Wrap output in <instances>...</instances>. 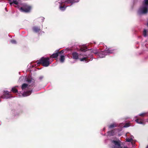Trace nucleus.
Listing matches in <instances>:
<instances>
[{
	"instance_id": "f257e3e1",
	"label": "nucleus",
	"mask_w": 148,
	"mask_h": 148,
	"mask_svg": "<svg viewBox=\"0 0 148 148\" xmlns=\"http://www.w3.org/2000/svg\"><path fill=\"white\" fill-rule=\"evenodd\" d=\"M49 60L50 58L49 57H42L39 60H38L36 62L38 65L41 64L44 66L47 67L50 64Z\"/></svg>"
},
{
	"instance_id": "f03ea898",
	"label": "nucleus",
	"mask_w": 148,
	"mask_h": 148,
	"mask_svg": "<svg viewBox=\"0 0 148 148\" xmlns=\"http://www.w3.org/2000/svg\"><path fill=\"white\" fill-rule=\"evenodd\" d=\"M32 9V7L29 5H25L21 7L20 10L21 12L25 13H28L30 12Z\"/></svg>"
},
{
	"instance_id": "7ed1b4c3",
	"label": "nucleus",
	"mask_w": 148,
	"mask_h": 148,
	"mask_svg": "<svg viewBox=\"0 0 148 148\" xmlns=\"http://www.w3.org/2000/svg\"><path fill=\"white\" fill-rule=\"evenodd\" d=\"M148 11L147 7L144 6L140 8L138 11V13L139 14H146Z\"/></svg>"
},
{
	"instance_id": "20e7f679",
	"label": "nucleus",
	"mask_w": 148,
	"mask_h": 148,
	"mask_svg": "<svg viewBox=\"0 0 148 148\" xmlns=\"http://www.w3.org/2000/svg\"><path fill=\"white\" fill-rule=\"evenodd\" d=\"M112 142L115 145L114 146L113 148H123L121 146V142L120 140H119L118 141L113 140Z\"/></svg>"
},
{
	"instance_id": "39448f33",
	"label": "nucleus",
	"mask_w": 148,
	"mask_h": 148,
	"mask_svg": "<svg viewBox=\"0 0 148 148\" xmlns=\"http://www.w3.org/2000/svg\"><path fill=\"white\" fill-rule=\"evenodd\" d=\"M91 52L97 55L101 58L104 57V56L102 55V54L103 53L102 52V51L100 52L98 51L97 49H93L92 50Z\"/></svg>"
},
{
	"instance_id": "423d86ee",
	"label": "nucleus",
	"mask_w": 148,
	"mask_h": 148,
	"mask_svg": "<svg viewBox=\"0 0 148 148\" xmlns=\"http://www.w3.org/2000/svg\"><path fill=\"white\" fill-rule=\"evenodd\" d=\"M114 50L111 49H108L107 50L102 51L103 52L102 55L104 56V57L105 55H107L106 53H113Z\"/></svg>"
},
{
	"instance_id": "0eeeda50",
	"label": "nucleus",
	"mask_w": 148,
	"mask_h": 148,
	"mask_svg": "<svg viewBox=\"0 0 148 148\" xmlns=\"http://www.w3.org/2000/svg\"><path fill=\"white\" fill-rule=\"evenodd\" d=\"M32 30L33 32L36 33H38L39 31L41 30L39 27L34 26L32 27Z\"/></svg>"
},
{
	"instance_id": "6e6552de",
	"label": "nucleus",
	"mask_w": 148,
	"mask_h": 148,
	"mask_svg": "<svg viewBox=\"0 0 148 148\" xmlns=\"http://www.w3.org/2000/svg\"><path fill=\"white\" fill-rule=\"evenodd\" d=\"M135 121L137 123L141 124H145V122L143 119L140 118H138L135 120Z\"/></svg>"
},
{
	"instance_id": "1a4fd4ad",
	"label": "nucleus",
	"mask_w": 148,
	"mask_h": 148,
	"mask_svg": "<svg viewBox=\"0 0 148 148\" xmlns=\"http://www.w3.org/2000/svg\"><path fill=\"white\" fill-rule=\"evenodd\" d=\"M73 58L75 60H77L79 58V55L76 52H73L72 53Z\"/></svg>"
},
{
	"instance_id": "9d476101",
	"label": "nucleus",
	"mask_w": 148,
	"mask_h": 148,
	"mask_svg": "<svg viewBox=\"0 0 148 148\" xmlns=\"http://www.w3.org/2000/svg\"><path fill=\"white\" fill-rule=\"evenodd\" d=\"M32 90H29L27 91L24 92L23 94V96L24 97L27 96L29 95L32 93Z\"/></svg>"
},
{
	"instance_id": "9b49d317",
	"label": "nucleus",
	"mask_w": 148,
	"mask_h": 148,
	"mask_svg": "<svg viewBox=\"0 0 148 148\" xmlns=\"http://www.w3.org/2000/svg\"><path fill=\"white\" fill-rule=\"evenodd\" d=\"M59 56V55L58 53V52H57V53H54L52 54L50 56V58H57Z\"/></svg>"
},
{
	"instance_id": "f8f14e48",
	"label": "nucleus",
	"mask_w": 148,
	"mask_h": 148,
	"mask_svg": "<svg viewBox=\"0 0 148 148\" xmlns=\"http://www.w3.org/2000/svg\"><path fill=\"white\" fill-rule=\"evenodd\" d=\"M60 60L61 62V63H63L65 60V56L62 55H60Z\"/></svg>"
},
{
	"instance_id": "ddd939ff",
	"label": "nucleus",
	"mask_w": 148,
	"mask_h": 148,
	"mask_svg": "<svg viewBox=\"0 0 148 148\" xmlns=\"http://www.w3.org/2000/svg\"><path fill=\"white\" fill-rule=\"evenodd\" d=\"M10 97V95H3L1 96V98L3 99H8Z\"/></svg>"
},
{
	"instance_id": "4468645a",
	"label": "nucleus",
	"mask_w": 148,
	"mask_h": 148,
	"mask_svg": "<svg viewBox=\"0 0 148 148\" xmlns=\"http://www.w3.org/2000/svg\"><path fill=\"white\" fill-rule=\"evenodd\" d=\"M125 142H131L132 144H133V139L132 138H126L125 139Z\"/></svg>"
},
{
	"instance_id": "2eb2a0df",
	"label": "nucleus",
	"mask_w": 148,
	"mask_h": 148,
	"mask_svg": "<svg viewBox=\"0 0 148 148\" xmlns=\"http://www.w3.org/2000/svg\"><path fill=\"white\" fill-rule=\"evenodd\" d=\"M87 49L86 46H83L81 48V50L82 51L84 52L87 50Z\"/></svg>"
},
{
	"instance_id": "dca6fc26",
	"label": "nucleus",
	"mask_w": 148,
	"mask_h": 148,
	"mask_svg": "<svg viewBox=\"0 0 148 148\" xmlns=\"http://www.w3.org/2000/svg\"><path fill=\"white\" fill-rule=\"evenodd\" d=\"M28 86V85L26 84H23L21 88L22 90H23L26 88Z\"/></svg>"
},
{
	"instance_id": "f3484780",
	"label": "nucleus",
	"mask_w": 148,
	"mask_h": 148,
	"mask_svg": "<svg viewBox=\"0 0 148 148\" xmlns=\"http://www.w3.org/2000/svg\"><path fill=\"white\" fill-rule=\"evenodd\" d=\"M80 60L81 61H84L85 60L87 62H88L87 57H84L83 58H81L80 59Z\"/></svg>"
},
{
	"instance_id": "a211bd4d",
	"label": "nucleus",
	"mask_w": 148,
	"mask_h": 148,
	"mask_svg": "<svg viewBox=\"0 0 148 148\" xmlns=\"http://www.w3.org/2000/svg\"><path fill=\"white\" fill-rule=\"evenodd\" d=\"M12 91L14 93H16L17 92L18 90L15 88H13L12 89Z\"/></svg>"
},
{
	"instance_id": "6ab92c4d",
	"label": "nucleus",
	"mask_w": 148,
	"mask_h": 148,
	"mask_svg": "<svg viewBox=\"0 0 148 148\" xmlns=\"http://www.w3.org/2000/svg\"><path fill=\"white\" fill-rule=\"evenodd\" d=\"M143 35L145 37L147 36V31L145 29H144L143 31Z\"/></svg>"
},
{
	"instance_id": "aec40b11",
	"label": "nucleus",
	"mask_w": 148,
	"mask_h": 148,
	"mask_svg": "<svg viewBox=\"0 0 148 148\" xmlns=\"http://www.w3.org/2000/svg\"><path fill=\"white\" fill-rule=\"evenodd\" d=\"M12 3H14L16 5H17L18 4V2L16 0L13 1V2L10 3V4L11 5Z\"/></svg>"
},
{
	"instance_id": "412c9836",
	"label": "nucleus",
	"mask_w": 148,
	"mask_h": 148,
	"mask_svg": "<svg viewBox=\"0 0 148 148\" xmlns=\"http://www.w3.org/2000/svg\"><path fill=\"white\" fill-rule=\"evenodd\" d=\"M116 125L114 124H112L110 125L109 126L110 128H112L114 127H116Z\"/></svg>"
},
{
	"instance_id": "4be33fe9",
	"label": "nucleus",
	"mask_w": 148,
	"mask_h": 148,
	"mask_svg": "<svg viewBox=\"0 0 148 148\" xmlns=\"http://www.w3.org/2000/svg\"><path fill=\"white\" fill-rule=\"evenodd\" d=\"M146 114V113H141L139 114V116H142V117H144V116H145Z\"/></svg>"
},
{
	"instance_id": "5701e85b",
	"label": "nucleus",
	"mask_w": 148,
	"mask_h": 148,
	"mask_svg": "<svg viewBox=\"0 0 148 148\" xmlns=\"http://www.w3.org/2000/svg\"><path fill=\"white\" fill-rule=\"evenodd\" d=\"M79 0H73V1H71L70 3H74L78 2L79 1Z\"/></svg>"
},
{
	"instance_id": "b1692460",
	"label": "nucleus",
	"mask_w": 148,
	"mask_h": 148,
	"mask_svg": "<svg viewBox=\"0 0 148 148\" xmlns=\"http://www.w3.org/2000/svg\"><path fill=\"white\" fill-rule=\"evenodd\" d=\"M144 2L146 6L148 5V0H144Z\"/></svg>"
},
{
	"instance_id": "393cba45",
	"label": "nucleus",
	"mask_w": 148,
	"mask_h": 148,
	"mask_svg": "<svg viewBox=\"0 0 148 148\" xmlns=\"http://www.w3.org/2000/svg\"><path fill=\"white\" fill-rule=\"evenodd\" d=\"M60 9L61 10H64L65 9L64 6H60Z\"/></svg>"
},
{
	"instance_id": "a878e982",
	"label": "nucleus",
	"mask_w": 148,
	"mask_h": 148,
	"mask_svg": "<svg viewBox=\"0 0 148 148\" xmlns=\"http://www.w3.org/2000/svg\"><path fill=\"white\" fill-rule=\"evenodd\" d=\"M11 42L13 44H16V41L14 40H11Z\"/></svg>"
},
{
	"instance_id": "bb28decb",
	"label": "nucleus",
	"mask_w": 148,
	"mask_h": 148,
	"mask_svg": "<svg viewBox=\"0 0 148 148\" xmlns=\"http://www.w3.org/2000/svg\"><path fill=\"white\" fill-rule=\"evenodd\" d=\"M32 79L28 78L27 79V81L29 83H30L32 82Z\"/></svg>"
},
{
	"instance_id": "cd10ccee",
	"label": "nucleus",
	"mask_w": 148,
	"mask_h": 148,
	"mask_svg": "<svg viewBox=\"0 0 148 148\" xmlns=\"http://www.w3.org/2000/svg\"><path fill=\"white\" fill-rule=\"evenodd\" d=\"M58 53L59 55L60 54L61 55V54L64 53V50H62L61 51H58Z\"/></svg>"
},
{
	"instance_id": "c85d7f7f",
	"label": "nucleus",
	"mask_w": 148,
	"mask_h": 148,
	"mask_svg": "<svg viewBox=\"0 0 148 148\" xmlns=\"http://www.w3.org/2000/svg\"><path fill=\"white\" fill-rule=\"evenodd\" d=\"M3 95H10L9 94V92L8 91H5L4 92V93Z\"/></svg>"
},
{
	"instance_id": "c756f323",
	"label": "nucleus",
	"mask_w": 148,
	"mask_h": 148,
	"mask_svg": "<svg viewBox=\"0 0 148 148\" xmlns=\"http://www.w3.org/2000/svg\"><path fill=\"white\" fill-rule=\"evenodd\" d=\"M129 126V124L128 123H126L125 124L124 127H127Z\"/></svg>"
},
{
	"instance_id": "7c9ffc66",
	"label": "nucleus",
	"mask_w": 148,
	"mask_h": 148,
	"mask_svg": "<svg viewBox=\"0 0 148 148\" xmlns=\"http://www.w3.org/2000/svg\"><path fill=\"white\" fill-rule=\"evenodd\" d=\"M43 76H40L39 77V79L40 80H41L43 78Z\"/></svg>"
},
{
	"instance_id": "2f4dec72",
	"label": "nucleus",
	"mask_w": 148,
	"mask_h": 148,
	"mask_svg": "<svg viewBox=\"0 0 148 148\" xmlns=\"http://www.w3.org/2000/svg\"><path fill=\"white\" fill-rule=\"evenodd\" d=\"M123 148H128L127 147H124Z\"/></svg>"
},
{
	"instance_id": "473e14b6",
	"label": "nucleus",
	"mask_w": 148,
	"mask_h": 148,
	"mask_svg": "<svg viewBox=\"0 0 148 148\" xmlns=\"http://www.w3.org/2000/svg\"><path fill=\"white\" fill-rule=\"evenodd\" d=\"M66 49H67V50H69H69H70V49H68V48H67Z\"/></svg>"
},
{
	"instance_id": "72a5a7b5",
	"label": "nucleus",
	"mask_w": 148,
	"mask_h": 148,
	"mask_svg": "<svg viewBox=\"0 0 148 148\" xmlns=\"http://www.w3.org/2000/svg\"><path fill=\"white\" fill-rule=\"evenodd\" d=\"M146 148H148V145L147 146Z\"/></svg>"
},
{
	"instance_id": "f704fd0d",
	"label": "nucleus",
	"mask_w": 148,
	"mask_h": 148,
	"mask_svg": "<svg viewBox=\"0 0 148 148\" xmlns=\"http://www.w3.org/2000/svg\"><path fill=\"white\" fill-rule=\"evenodd\" d=\"M147 26H148V23H147Z\"/></svg>"
},
{
	"instance_id": "c9c22d12",
	"label": "nucleus",
	"mask_w": 148,
	"mask_h": 148,
	"mask_svg": "<svg viewBox=\"0 0 148 148\" xmlns=\"http://www.w3.org/2000/svg\"><path fill=\"white\" fill-rule=\"evenodd\" d=\"M11 0H9V1H11Z\"/></svg>"
}]
</instances>
